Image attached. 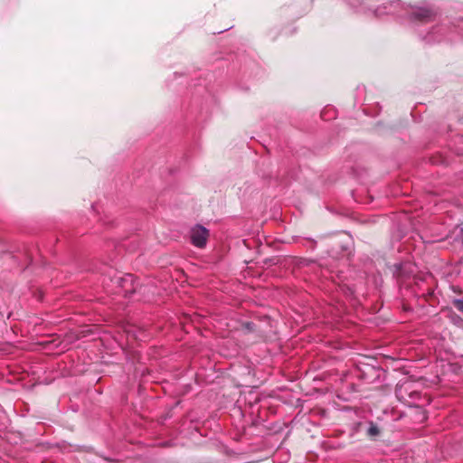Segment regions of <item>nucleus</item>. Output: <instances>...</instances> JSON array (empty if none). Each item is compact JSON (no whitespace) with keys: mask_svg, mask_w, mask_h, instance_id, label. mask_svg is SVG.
Wrapping results in <instances>:
<instances>
[{"mask_svg":"<svg viewBox=\"0 0 463 463\" xmlns=\"http://www.w3.org/2000/svg\"><path fill=\"white\" fill-rule=\"evenodd\" d=\"M190 238L194 246L203 249L206 246L209 231L202 225H196L191 230Z\"/></svg>","mask_w":463,"mask_h":463,"instance_id":"f257e3e1","label":"nucleus"},{"mask_svg":"<svg viewBox=\"0 0 463 463\" xmlns=\"http://www.w3.org/2000/svg\"><path fill=\"white\" fill-rule=\"evenodd\" d=\"M432 15V12L428 9H420L414 13V16L416 19L420 21H426L430 19Z\"/></svg>","mask_w":463,"mask_h":463,"instance_id":"f03ea898","label":"nucleus"},{"mask_svg":"<svg viewBox=\"0 0 463 463\" xmlns=\"http://www.w3.org/2000/svg\"><path fill=\"white\" fill-rule=\"evenodd\" d=\"M380 433H381V431H380V429L377 427V425L371 422L370 427L367 430V436L372 439H375L376 437H378Z\"/></svg>","mask_w":463,"mask_h":463,"instance_id":"7ed1b4c3","label":"nucleus"},{"mask_svg":"<svg viewBox=\"0 0 463 463\" xmlns=\"http://www.w3.org/2000/svg\"><path fill=\"white\" fill-rule=\"evenodd\" d=\"M241 326L242 330H244L246 333H252L258 331L257 326L253 322H245L242 324Z\"/></svg>","mask_w":463,"mask_h":463,"instance_id":"20e7f679","label":"nucleus"},{"mask_svg":"<svg viewBox=\"0 0 463 463\" xmlns=\"http://www.w3.org/2000/svg\"><path fill=\"white\" fill-rule=\"evenodd\" d=\"M454 306L458 311L463 313V298L455 300Z\"/></svg>","mask_w":463,"mask_h":463,"instance_id":"39448f33","label":"nucleus"}]
</instances>
